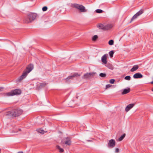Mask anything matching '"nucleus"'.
<instances>
[{
    "instance_id": "f257e3e1",
    "label": "nucleus",
    "mask_w": 153,
    "mask_h": 153,
    "mask_svg": "<svg viewBox=\"0 0 153 153\" xmlns=\"http://www.w3.org/2000/svg\"><path fill=\"white\" fill-rule=\"evenodd\" d=\"M22 112V111L21 109H13L7 112L6 114V115L7 116H8V117H16L21 115Z\"/></svg>"
},
{
    "instance_id": "f03ea898",
    "label": "nucleus",
    "mask_w": 153,
    "mask_h": 153,
    "mask_svg": "<svg viewBox=\"0 0 153 153\" xmlns=\"http://www.w3.org/2000/svg\"><path fill=\"white\" fill-rule=\"evenodd\" d=\"M33 65L30 64L27 67L26 69L24 71L22 74L18 79L19 81L20 82L23 79L26 77L27 74L30 72L33 68Z\"/></svg>"
},
{
    "instance_id": "7ed1b4c3",
    "label": "nucleus",
    "mask_w": 153,
    "mask_h": 153,
    "mask_svg": "<svg viewBox=\"0 0 153 153\" xmlns=\"http://www.w3.org/2000/svg\"><path fill=\"white\" fill-rule=\"evenodd\" d=\"M37 14L35 13H30L27 15V18L24 20V22L26 23L31 22L34 20L36 17Z\"/></svg>"
},
{
    "instance_id": "20e7f679",
    "label": "nucleus",
    "mask_w": 153,
    "mask_h": 153,
    "mask_svg": "<svg viewBox=\"0 0 153 153\" xmlns=\"http://www.w3.org/2000/svg\"><path fill=\"white\" fill-rule=\"evenodd\" d=\"M21 91L19 89H16L12 90L10 92L4 94V95L7 96H13L16 95H19L21 94Z\"/></svg>"
},
{
    "instance_id": "39448f33",
    "label": "nucleus",
    "mask_w": 153,
    "mask_h": 153,
    "mask_svg": "<svg viewBox=\"0 0 153 153\" xmlns=\"http://www.w3.org/2000/svg\"><path fill=\"white\" fill-rule=\"evenodd\" d=\"M73 6L80 10L81 12H86L87 11L85 7L82 5H80L77 4H74L73 5Z\"/></svg>"
},
{
    "instance_id": "423d86ee",
    "label": "nucleus",
    "mask_w": 153,
    "mask_h": 153,
    "mask_svg": "<svg viewBox=\"0 0 153 153\" xmlns=\"http://www.w3.org/2000/svg\"><path fill=\"white\" fill-rule=\"evenodd\" d=\"M80 76V74H78L77 73H75L71 75L68 76L66 79V82H68L69 81L70 79H72L74 77H79Z\"/></svg>"
},
{
    "instance_id": "0eeeda50",
    "label": "nucleus",
    "mask_w": 153,
    "mask_h": 153,
    "mask_svg": "<svg viewBox=\"0 0 153 153\" xmlns=\"http://www.w3.org/2000/svg\"><path fill=\"white\" fill-rule=\"evenodd\" d=\"M115 145V141L114 139H111L109 141L108 143V147L110 148H113Z\"/></svg>"
},
{
    "instance_id": "6e6552de",
    "label": "nucleus",
    "mask_w": 153,
    "mask_h": 153,
    "mask_svg": "<svg viewBox=\"0 0 153 153\" xmlns=\"http://www.w3.org/2000/svg\"><path fill=\"white\" fill-rule=\"evenodd\" d=\"M108 54H106L103 55L102 57L101 60L102 62L104 64H106L107 63V57Z\"/></svg>"
},
{
    "instance_id": "1a4fd4ad",
    "label": "nucleus",
    "mask_w": 153,
    "mask_h": 153,
    "mask_svg": "<svg viewBox=\"0 0 153 153\" xmlns=\"http://www.w3.org/2000/svg\"><path fill=\"white\" fill-rule=\"evenodd\" d=\"M94 74V73H87L84 75L83 78L84 79H89L91 77H93Z\"/></svg>"
},
{
    "instance_id": "9d476101",
    "label": "nucleus",
    "mask_w": 153,
    "mask_h": 153,
    "mask_svg": "<svg viewBox=\"0 0 153 153\" xmlns=\"http://www.w3.org/2000/svg\"><path fill=\"white\" fill-rule=\"evenodd\" d=\"M143 77V76L140 73H136L133 75L134 79L141 78Z\"/></svg>"
},
{
    "instance_id": "9b49d317",
    "label": "nucleus",
    "mask_w": 153,
    "mask_h": 153,
    "mask_svg": "<svg viewBox=\"0 0 153 153\" xmlns=\"http://www.w3.org/2000/svg\"><path fill=\"white\" fill-rule=\"evenodd\" d=\"M134 105V104H131L128 105L125 108V111L126 112L128 111Z\"/></svg>"
},
{
    "instance_id": "f8f14e48",
    "label": "nucleus",
    "mask_w": 153,
    "mask_h": 153,
    "mask_svg": "<svg viewBox=\"0 0 153 153\" xmlns=\"http://www.w3.org/2000/svg\"><path fill=\"white\" fill-rule=\"evenodd\" d=\"M65 139V140L64 141V143L68 145H70L71 144V141L70 138L67 137Z\"/></svg>"
},
{
    "instance_id": "ddd939ff",
    "label": "nucleus",
    "mask_w": 153,
    "mask_h": 153,
    "mask_svg": "<svg viewBox=\"0 0 153 153\" xmlns=\"http://www.w3.org/2000/svg\"><path fill=\"white\" fill-rule=\"evenodd\" d=\"M130 91V88L124 89L123 90V91L122 93V94L123 95L125 94L129 93Z\"/></svg>"
},
{
    "instance_id": "4468645a",
    "label": "nucleus",
    "mask_w": 153,
    "mask_h": 153,
    "mask_svg": "<svg viewBox=\"0 0 153 153\" xmlns=\"http://www.w3.org/2000/svg\"><path fill=\"white\" fill-rule=\"evenodd\" d=\"M97 27L100 29L105 30V26L102 24H100L97 25Z\"/></svg>"
},
{
    "instance_id": "2eb2a0df",
    "label": "nucleus",
    "mask_w": 153,
    "mask_h": 153,
    "mask_svg": "<svg viewBox=\"0 0 153 153\" xmlns=\"http://www.w3.org/2000/svg\"><path fill=\"white\" fill-rule=\"evenodd\" d=\"M139 66L138 65H134L132 68L131 69L130 71L131 72H134L136 71L138 69Z\"/></svg>"
},
{
    "instance_id": "dca6fc26",
    "label": "nucleus",
    "mask_w": 153,
    "mask_h": 153,
    "mask_svg": "<svg viewBox=\"0 0 153 153\" xmlns=\"http://www.w3.org/2000/svg\"><path fill=\"white\" fill-rule=\"evenodd\" d=\"M46 85V83L45 82H43L40 83L39 85H38L37 87L38 88V89H40L43 87H44Z\"/></svg>"
},
{
    "instance_id": "f3484780",
    "label": "nucleus",
    "mask_w": 153,
    "mask_h": 153,
    "mask_svg": "<svg viewBox=\"0 0 153 153\" xmlns=\"http://www.w3.org/2000/svg\"><path fill=\"white\" fill-rule=\"evenodd\" d=\"M113 27L111 24H108L105 26V30H107Z\"/></svg>"
},
{
    "instance_id": "a211bd4d",
    "label": "nucleus",
    "mask_w": 153,
    "mask_h": 153,
    "mask_svg": "<svg viewBox=\"0 0 153 153\" xmlns=\"http://www.w3.org/2000/svg\"><path fill=\"white\" fill-rule=\"evenodd\" d=\"M36 131L39 133L42 134H44L45 133L44 131L42 128H39L36 129Z\"/></svg>"
},
{
    "instance_id": "6ab92c4d",
    "label": "nucleus",
    "mask_w": 153,
    "mask_h": 153,
    "mask_svg": "<svg viewBox=\"0 0 153 153\" xmlns=\"http://www.w3.org/2000/svg\"><path fill=\"white\" fill-rule=\"evenodd\" d=\"M126 136V134H124L122 135L121 137L118 139V141H122L123 139Z\"/></svg>"
},
{
    "instance_id": "aec40b11",
    "label": "nucleus",
    "mask_w": 153,
    "mask_h": 153,
    "mask_svg": "<svg viewBox=\"0 0 153 153\" xmlns=\"http://www.w3.org/2000/svg\"><path fill=\"white\" fill-rule=\"evenodd\" d=\"M56 148L57 149H58L59 150V151L60 152L62 153L64 152L63 149L60 148L59 146L58 145L56 146Z\"/></svg>"
},
{
    "instance_id": "412c9836",
    "label": "nucleus",
    "mask_w": 153,
    "mask_h": 153,
    "mask_svg": "<svg viewBox=\"0 0 153 153\" xmlns=\"http://www.w3.org/2000/svg\"><path fill=\"white\" fill-rule=\"evenodd\" d=\"M144 12V10H141L137 13L136 14L138 16L142 14Z\"/></svg>"
},
{
    "instance_id": "4be33fe9",
    "label": "nucleus",
    "mask_w": 153,
    "mask_h": 153,
    "mask_svg": "<svg viewBox=\"0 0 153 153\" xmlns=\"http://www.w3.org/2000/svg\"><path fill=\"white\" fill-rule=\"evenodd\" d=\"M138 16L136 15V14L135 15H134L132 17L131 19V22L133 21L134 19H136Z\"/></svg>"
},
{
    "instance_id": "5701e85b",
    "label": "nucleus",
    "mask_w": 153,
    "mask_h": 153,
    "mask_svg": "<svg viewBox=\"0 0 153 153\" xmlns=\"http://www.w3.org/2000/svg\"><path fill=\"white\" fill-rule=\"evenodd\" d=\"M97 35H95L92 38V40L93 41H95L97 39Z\"/></svg>"
},
{
    "instance_id": "b1692460",
    "label": "nucleus",
    "mask_w": 153,
    "mask_h": 153,
    "mask_svg": "<svg viewBox=\"0 0 153 153\" xmlns=\"http://www.w3.org/2000/svg\"><path fill=\"white\" fill-rule=\"evenodd\" d=\"M109 54L110 57L112 58L113 56V55L114 53V52L113 51H111L109 52Z\"/></svg>"
},
{
    "instance_id": "393cba45",
    "label": "nucleus",
    "mask_w": 153,
    "mask_h": 153,
    "mask_svg": "<svg viewBox=\"0 0 153 153\" xmlns=\"http://www.w3.org/2000/svg\"><path fill=\"white\" fill-rule=\"evenodd\" d=\"M114 44V41L113 40H110L108 42V44L110 45H112Z\"/></svg>"
},
{
    "instance_id": "a878e982",
    "label": "nucleus",
    "mask_w": 153,
    "mask_h": 153,
    "mask_svg": "<svg viewBox=\"0 0 153 153\" xmlns=\"http://www.w3.org/2000/svg\"><path fill=\"white\" fill-rule=\"evenodd\" d=\"M102 12L103 11L101 9H97L96 10V12L98 13H102Z\"/></svg>"
},
{
    "instance_id": "bb28decb",
    "label": "nucleus",
    "mask_w": 153,
    "mask_h": 153,
    "mask_svg": "<svg viewBox=\"0 0 153 153\" xmlns=\"http://www.w3.org/2000/svg\"><path fill=\"white\" fill-rule=\"evenodd\" d=\"M124 79L126 80H129L131 79V77L129 76H127L125 77Z\"/></svg>"
},
{
    "instance_id": "cd10ccee",
    "label": "nucleus",
    "mask_w": 153,
    "mask_h": 153,
    "mask_svg": "<svg viewBox=\"0 0 153 153\" xmlns=\"http://www.w3.org/2000/svg\"><path fill=\"white\" fill-rule=\"evenodd\" d=\"M100 76L102 77H105L106 75L105 74L101 73L100 74Z\"/></svg>"
},
{
    "instance_id": "c85d7f7f",
    "label": "nucleus",
    "mask_w": 153,
    "mask_h": 153,
    "mask_svg": "<svg viewBox=\"0 0 153 153\" xmlns=\"http://www.w3.org/2000/svg\"><path fill=\"white\" fill-rule=\"evenodd\" d=\"M47 9H48V8L47 7L45 6V7H44L42 8V10L43 11H45L47 10Z\"/></svg>"
},
{
    "instance_id": "c756f323",
    "label": "nucleus",
    "mask_w": 153,
    "mask_h": 153,
    "mask_svg": "<svg viewBox=\"0 0 153 153\" xmlns=\"http://www.w3.org/2000/svg\"><path fill=\"white\" fill-rule=\"evenodd\" d=\"M115 81V80L114 79H110L109 81V82L111 84H113L114 83Z\"/></svg>"
},
{
    "instance_id": "7c9ffc66",
    "label": "nucleus",
    "mask_w": 153,
    "mask_h": 153,
    "mask_svg": "<svg viewBox=\"0 0 153 153\" xmlns=\"http://www.w3.org/2000/svg\"><path fill=\"white\" fill-rule=\"evenodd\" d=\"M119 152V149L118 148H116L115 149V152L116 153H117Z\"/></svg>"
},
{
    "instance_id": "2f4dec72",
    "label": "nucleus",
    "mask_w": 153,
    "mask_h": 153,
    "mask_svg": "<svg viewBox=\"0 0 153 153\" xmlns=\"http://www.w3.org/2000/svg\"><path fill=\"white\" fill-rule=\"evenodd\" d=\"M3 88L0 87V92L2 91L3 90Z\"/></svg>"
},
{
    "instance_id": "473e14b6",
    "label": "nucleus",
    "mask_w": 153,
    "mask_h": 153,
    "mask_svg": "<svg viewBox=\"0 0 153 153\" xmlns=\"http://www.w3.org/2000/svg\"><path fill=\"white\" fill-rule=\"evenodd\" d=\"M110 85H107L106 86V88H108L110 87Z\"/></svg>"
},
{
    "instance_id": "72a5a7b5",
    "label": "nucleus",
    "mask_w": 153,
    "mask_h": 153,
    "mask_svg": "<svg viewBox=\"0 0 153 153\" xmlns=\"http://www.w3.org/2000/svg\"><path fill=\"white\" fill-rule=\"evenodd\" d=\"M17 153H23V152L22 151H20L19 152H18Z\"/></svg>"
},
{
    "instance_id": "f704fd0d",
    "label": "nucleus",
    "mask_w": 153,
    "mask_h": 153,
    "mask_svg": "<svg viewBox=\"0 0 153 153\" xmlns=\"http://www.w3.org/2000/svg\"><path fill=\"white\" fill-rule=\"evenodd\" d=\"M87 141H88V142H91V140H87Z\"/></svg>"
},
{
    "instance_id": "c9c22d12",
    "label": "nucleus",
    "mask_w": 153,
    "mask_h": 153,
    "mask_svg": "<svg viewBox=\"0 0 153 153\" xmlns=\"http://www.w3.org/2000/svg\"><path fill=\"white\" fill-rule=\"evenodd\" d=\"M151 84H153V81H152L151 82Z\"/></svg>"
},
{
    "instance_id": "e433bc0d",
    "label": "nucleus",
    "mask_w": 153,
    "mask_h": 153,
    "mask_svg": "<svg viewBox=\"0 0 153 153\" xmlns=\"http://www.w3.org/2000/svg\"><path fill=\"white\" fill-rule=\"evenodd\" d=\"M152 91H153V88L152 89Z\"/></svg>"
},
{
    "instance_id": "4c0bfd02",
    "label": "nucleus",
    "mask_w": 153,
    "mask_h": 153,
    "mask_svg": "<svg viewBox=\"0 0 153 153\" xmlns=\"http://www.w3.org/2000/svg\"><path fill=\"white\" fill-rule=\"evenodd\" d=\"M19 131H21V129H19Z\"/></svg>"
}]
</instances>
